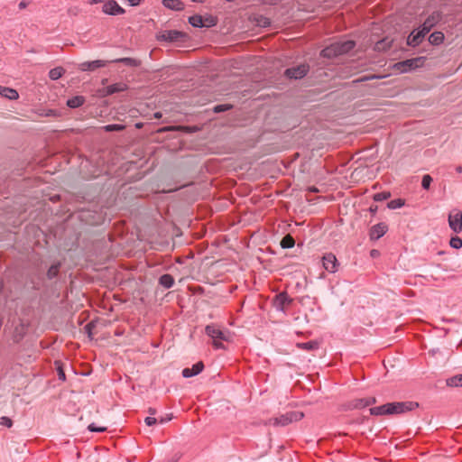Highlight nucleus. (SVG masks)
<instances>
[{
    "label": "nucleus",
    "mask_w": 462,
    "mask_h": 462,
    "mask_svg": "<svg viewBox=\"0 0 462 462\" xmlns=\"http://www.w3.org/2000/svg\"><path fill=\"white\" fill-rule=\"evenodd\" d=\"M355 42L353 41H346L344 42H336L321 51V56L331 58L333 56L341 55L353 50Z\"/></svg>",
    "instance_id": "obj_1"
},
{
    "label": "nucleus",
    "mask_w": 462,
    "mask_h": 462,
    "mask_svg": "<svg viewBox=\"0 0 462 462\" xmlns=\"http://www.w3.org/2000/svg\"><path fill=\"white\" fill-rule=\"evenodd\" d=\"M404 411V402H390L370 409V414L375 416L399 414Z\"/></svg>",
    "instance_id": "obj_2"
},
{
    "label": "nucleus",
    "mask_w": 462,
    "mask_h": 462,
    "mask_svg": "<svg viewBox=\"0 0 462 462\" xmlns=\"http://www.w3.org/2000/svg\"><path fill=\"white\" fill-rule=\"evenodd\" d=\"M304 417L303 412L293 411L286 412L279 417L272 418L268 420V425L273 426H286L291 422L299 421Z\"/></svg>",
    "instance_id": "obj_3"
},
{
    "label": "nucleus",
    "mask_w": 462,
    "mask_h": 462,
    "mask_svg": "<svg viewBox=\"0 0 462 462\" xmlns=\"http://www.w3.org/2000/svg\"><path fill=\"white\" fill-rule=\"evenodd\" d=\"M206 333L213 339V345L216 348L224 347L222 341H227L229 338V333L220 329L216 325H208Z\"/></svg>",
    "instance_id": "obj_4"
},
{
    "label": "nucleus",
    "mask_w": 462,
    "mask_h": 462,
    "mask_svg": "<svg viewBox=\"0 0 462 462\" xmlns=\"http://www.w3.org/2000/svg\"><path fill=\"white\" fill-rule=\"evenodd\" d=\"M189 23L196 28H210L217 23V18L212 14L199 15L195 14L189 18Z\"/></svg>",
    "instance_id": "obj_5"
},
{
    "label": "nucleus",
    "mask_w": 462,
    "mask_h": 462,
    "mask_svg": "<svg viewBox=\"0 0 462 462\" xmlns=\"http://www.w3.org/2000/svg\"><path fill=\"white\" fill-rule=\"evenodd\" d=\"M156 37L160 41L183 42L187 38V33L184 31H160Z\"/></svg>",
    "instance_id": "obj_6"
},
{
    "label": "nucleus",
    "mask_w": 462,
    "mask_h": 462,
    "mask_svg": "<svg viewBox=\"0 0 462 462\" xmlns=\"http://www.w3.org/2000/svg\"><path fill=\"white\" fill-rule=\"evenodd\" d=\"M449 227L455 232L459 233L462 231V211L455 208L448 214Z\"/></svg>",
    "instance_id": "obj_7"
},
{
    "label": "nucleus",
    "mask_w": 462,
    "mask_h": 462,
    "mask_svg": "<svg viewBox=\"0 0 462 462\" xmlns=\"http://www.w3.org/2000/svg\"><path fill=\"white\" fill-rule=\"evenodd\" d=\"M322 265L329 273H335L338 269L339 263L334 254L328 253L322 257Z\"/></svg>",
    "instance_id": "obj_8"
},
{
    "label": "nucleus",
    "mask_w": 462,
    "mask_h": 462,
    "mask_svg": "<svg viewBox=\"0 0 462 462\" xmlns=\"http://www.w3.org/2000/svg\"><path fill=\"white\" fill-rule=\"evenodd\" d=\"M309 71V66L307 64H300L296 67H292L287 69L285 70V75L290 79H301L303 78Z\"/></svg>",
    "instance_id": "obj_9"
},
{
    "label": "nucleus",
    "mask_w": 462,
    "mask_h": 462,
    "mask_svg": "<svg viewBox=\"0 0 462 462\" xmlns=\"http://www.w3.org/2000/svg\"><path fill=\"white\" fill-rule=\"evenodd\" d=\"M442 20V14L439 11L433 12L428 18L424 21L422 25L417 27L416 29H432L434 26L439 23Z\"/></svg>",
    "instance_id": "obj_10"
},
{
    "label": "nucleus",
    "mask_w": 462,
    "mask_h": 462,
    "mask_svg": "<svg viewBox=\"0 0 462 462\" xmlns=\"http://www.w3.org/2000/svg\"><path fill=\"white\" fill-rule=\"evenodd\" d=\"M248 20L254 26L260 28H267L271 26V20L260 14H252L248 16Z\"/></svg>",
    "instance_id": "obj_11"
},
{
    "label": "nucleus",
    "mask_w": 462,
    "mask_h": 462,
    "mask_svg": "<svg viewBox=\"0 0 462 462\" xmlns=\"http://www.w3.org/2000/svg\"><path fill=\"white\" fill-rule=\"evenodd\" d=\"M388 230V226L385 223H379L373 226L369 232L371 240H378L381 238Z\"/></svg>",
    "instance_id": "obj_12"
},
{
    "label": "nucleus",
    "mask_w": 462,
    "mask_h": 462,
    "mask_svg": "<svg viewBox=\"0 0 462 462\" xmlns=\"http://www.w3.org/2000/svg\"><path fill=\"white\" fill-rule=\"evenodd\" d=\"M102 10L104 13L116 15L123 14L124 9L114 0L107 1L103 5Z\"/></svg>",
    "instance_id": "obj_13"
},
{
    "label": "nucleus",
    "mask_w": 462,
    "mask_h": 462,
    "mask_svg": "<svg viewBox=\"0 0 462 462\" xmlns=\"http://www.w3.org/2000/svg\"><path fill=\"white\" fill-rule=\"evenodd\" d=\"M108 61L102 60H97L93 61H85L79 65V68L82 71H88V70H95L98 68H102L106 66V64Z\"/></svg>",
    "instance_id": "obj_14"
},
{
    "label": "nucleus",
    "mask_w": 462,
    "mask_h": 462,
    "mask_svg": "<svg viewBox=\"0 0 462 462\" xmlns=\"http://www.w3.org/2000/svg\"><path fill=\"white\" fill-rule=\"evenodd\" d=\"M291 299L286 292H281L275 296L274 305L278 310H283L286 306L291 304Z\"/></svg>",
    "instance_id": "obj_15"
},
{
    "label": "nucleus",
    "mask_w": 462,
    "mask_h": 462,
    "mask_svg": "<svg viewBox=\"0 0 462 462\" xmlns=\"http://www.w3.org/2000/svg\"><path fill=\"white\" fill-rule=\"evenodd\" d=\"M203 368H204L203 363L198 362L195 365H193L192 367H190V368H189V367L184 368L182 370V375L185 378L192 377V376L197 375L199 373H201Z\"/></svg>",
    "instance_id": "obj_16"
},
{
    "label": "nucleus",
    "mask_w": 462,
    "mask_h": 462,
    "mask_svg": "<svg viewBox=\"0 0 462 462\" xmlns=\"http://www.w3.org/2000/svg\"><path fill=\"white\" fill-rule=\"evenodd\" d=\"M425 60L426 58L423 56L406 59V71L422 67L425 63Z\"/></svg>",
    "instance_id": "obj_17"
},
{
    "label": "nucleus",
    "mask_w": 462,
    "mask_h": 462,
    "mask_svg": "<svg viewBox=\"0 0 462 462\" xmlns=\"http://www.w3.org/2000/svg\"><path fill=\"white\" fill-rule=\"evenodd\" d=\"M430 32V31H417V34L412 38H411V36L408 37L406 40V45L412 47L419 45Z\"/></svg>",
    "instance_id": "obj_18"
},
{
    "label": "nucleus",
    "mask_w": 462,
    "mask_h": 462,
    "mask_svg": "<svg viewBox=\"0 0 462 462\" xmlns=\"http://www.w3.org/2000/svg\"><path fill=\"white\" fill-rule=\"evenodd\" d=\"M162 5L168 9L181 11L185 5L180 0H162Z\"/></svg>",
    "instance_id": "obj_19"
},
{
    "label": "nucleus",
    "mask_w": 462,
    "mask_h": 462,
    "mask_svg": "<svg viewBox=\"0 0 462 462\" xmlns=\"http://www.w3.org/2000/svg\"><path fill=\"white\" fill-rule=\"evenodd\" d=\"M0 95L10 100L17 99L19 97L18 92L15 89L4 86H0Z\"/></svg>",
    "instance_id": "obj_20"
},
{
    "label": "nucleus",
    "mask_w": 462,
    "mask_h": 462,
    "mask_svg": "<svg viewBox=\"0 0 462 462\" xmlns=\"http://www.w3.org/2000/svg\"><path fill=\"white\" fill-rule=\"evenodd\" d=\"M375 403V398L374 397H367V398H361L356 399L354 402V407L357 409H362L367 406H370L372 404Z\"/></svg>",
    "instance_id": "obj_21"
},
{
    "label": "nucleus",
    "mask_w": 462,
    "mask_h": 462,
    "mask_svg": "<svg viewBox=\"0 0 462 462\" xmlns=\"http://www.w3.org/2000/svg\"><path fill=\"white\" fill-rule=\"evenodd\" d=\"M444 40V34L442 31H433V32L429 36L428 42L432 45H439Z\"/></svg>",
    "instance_id": "obj_22"
},
{
    "label": "nucleus",
    "mask_w": 462,
    "mask_h": 462,
    "mask_svg": "<svg viewBox=\"0 0 462 462\" xmlns=\"http://www.w3.org/2000/svg\"><path fill=\"white\" fill-rule=\"evenodd\" d=\"M126 89V85L124 83H116L106 87V94L112 95L114 93L122 92Z\"/></svg>",
    "instance_id": "obj_23"
},
{
    "label": "nucleus",
    "mask_w": 462,
    "mask_h": 462,
    "mask_svg": "<svg viewBox=\"0 0 462 462\" xmlns=\"http://www.w3.org/2000/svg\"><path fill=\"white\" fill-rule=\"evenodd\" d=\"M85 102V98L82 96H76L73 97L67 101L68 106L71 108H77L81 106Z\"/></svg>",
    "instance_id": "obj_24"
},
{
    "label": "nucleus",
    "mask_w": 462,
    "mask_h": 462,
    "mask_svg": "<svg viewBox=\"0 0 462 462\" xmlns=\"http://www.w3.org/2000/svg\"><path fill=\"white\" fill-rule=\"evenodd\" d=\"M159 282L162 286H163L166 289H170L174 284V279L171 274H163L160 277Z\"/></svg>",
    "instance_id": "obj_25"
},
{
    "label": "nucleus",
    "mask_w": 462,
    "mask_h": 462,
    "mask_svg": "<svg viewBox=\"0 0 462 462\" xmlns=\"http://www.w3.org/2000/svg\"><path fill=\"white\" fill-rule=\"evenodd\" d=\"M447 385L449 387H462V374H457L448 378Z\"/></svg>",
    "instance_id": "obj_26"
},
{
    "label": "nucleus",
    "mask_w": 462,
    "mask_h": 462,
    "mask_svg": "<svg viewBox=\"0 0 462 462\" xmlns=\"http://www.w3.org/2000/svg\"><path fill=\"white\" fill-rule=\"evenodd\" d=\"M110 62H116V63L120 62V63H124L130 67H136L139 65V61L134 59H132V58L116 59V60H112Z\"/></svg>",
    "instance_id": "obj_27"
},
{
    "label": "nucleus",
    "mask_w": 462,
    "mask_h": 462,
    "mask_svg": "<svg viewBox=\"0 0 462 462\" xmlns=\"http://www.w3.org/2000/svg\"><path fill=\"white\" fill-rule=\"evenodd\" d=\"M297 346L299 348H301V349H304L307 351H310V350L317 349L319 347V343L317 341H309V342H305V343H298Z\"/></svg>",
    "instance_id": "obj_28"
},
{
    "label": "nucleus",
    "mask_w": 462,
    "mask_h": 462,
    "mask_svg": "<svg viewBox=\"0 0 462 462\" xmlns=\"http://www.w3.org/2000/svg\"><path fill=\"white\" fill-rule=\"evenodd\" d=\"M295 245L294 238L291 235L285 236L281 241V246L282 248H291Z\"/></svg>",
    "instance_id": "obj_29"
},
{
    "label": "nucleus",
    "mask_w": 462,
    "mask_h": 462,
    "mask_svg": "<svg viewBox=\"0 0 462 462\" xmlns=\"http://www.w3.org/2000/svg\"><path fill=\"white\" fill-rule=\"evenodd\" d=\"M64 73V69L61 67H57L50 70L49 76L52 80L59 79Z\"/></svg>",
    "instance_id": "obj_30"
},
{
    "label": "nucleus",
    "mask_w": 462,
    "mask_h": 462,
    "mask_svg": "<svg viewBox=\"0 0 462 462\" xmlns=\"http://www.w3.org/2000/svg\"><path fill=\"white\" fill-rule=\"evenodd\" d=\"M403 205H404V202L402 201V199H398L391 200V201L387 204V207H388L390 209H396V208H402Z\"/></svg>",
    "instance_id": "obj_31"
},
{
    "label": "nucleus",
    "mask_w": 462,
    "mask_h": 462,
    "mask_svg": "<svg viewBox=\"0 0 462 462\" xmlns=\"http://www.w3.org/2000/svg\"><path fill=\"white\" fill-rule=\"evenodd\" d=\"M449 245L455 249H459L462 247V239L458 236H453L449 241Z\"/></svg>",
    "instance_id": "obj_32"
},
{
    "label": "nucleus",
    "mask_w": 462,
    "mask_h": 462,
    "mask_svg": "<svg viewBox=\"0 0 462 462\" xmlns=\"http://www.w3.org/2000/svg\"><path fill=\"white\" fill-rule=\"evenodd\" d=\"M123 129H125L124 125L116 124L107 125L104 126V130L106 132L122 131Z\"/></svg>",
    "instance_id": "obj_33"
},
{
    "label": "nucleus",
    "mask_w": 462,
    "mask_h": 462,
    "mask_svg": "<svg viewBox=\"0 0 462 462\" xmlns=\"http://www.w3.org/2000/svg\"><path fill=\"white\" fill-rule=\"evenodd\" d=\"M432 182V178L429 174H425L422 177L421 186L424 189H429Z\"/></svg>",
    "instance_id": "obj_34"
},
{
    "label": "nucleus",
    "mask_w": 462,
    "mask_h": 462,
    "mask_svg": "<svg viewBox=\"0 0 462 462\" xmlns=\"http://www.w3.org/2000/svg\"><path fill=\"white\" fill-rule=\"evenodd\" d=\"M59 269H60V264H53V265H51L49 268L48 273H47L48 277L50 279L54 278L58 274Z\"/></svg>",
    "instance_id": "obj_35"
},
{
    "label": "nucleus",
    "mask_w": 462,
    "mask_h": 462,
    "mask_svg": "<svg viewBox=\"0 0 462 462\" xmlns=\"http://www.w3.org/2000/svg\"><path fill=\"white\" fill-rule=\"evenodd\" d=\"M389 197H390L389 192H379V193L374 194V199L375 201H383V200L387 199Z\"/></svg>",
    "instance_id": "obj_36"
},
{
    "label": "nucleus",
    "mask_w": 462,
    "mask_h": 462,
    "mask_svg": "<svg viewBox=\"0 0 462 462\" xmlns=\"http://www.w3.org/2000/svg\"><path fill=\"white\" fill-rule=\"evenodd\" d=\"M88 429L92 432H105L106 430V427H98L95 423L89 424Z\"/></svg>",
    "instance_id": "obj_37"
},
{
    "label": "nucleus",
    "mask_w": 462,
    "mask_h": 462,
    "mask_svg": "<svg viewBox=\"0 0 462 462\" xmlns=\"http://www.w3.org/2000/svg\"><path fill=\"white\" fill-rule=\"evenodd\" d=\"M419 407V403L415 402H406V411H412Z\"/></svg>",
    "instance_id": "obj_38"
},
{
    "label": "nucleus",
    "mask_w": 462,
    "mask_h": 462,
    "mask_svg": "<svg viewBox=\"0 0 462 462\" xmlns=\"http://www.w3.org/2000/svg\"><path fill=\"white\" fill-rule=\"evenodd\" d=\"M144 421L147 426H152L157 422V419L154 417H146Z\"/></svg>",
    "instance_id": "obj_39"
},
{
    "label": "nucleus",
    "mask_w": 462,
    "mask_h": 462,
    "mask_svg": "<svg viewBox=\"0 0 462 462\" xmlns=\"http://www.w3.org/2000/svg\"><path fill=\"white\" fill-rule=\"evenodd\" d=\"M282 0H262L263 5H275L279 4Z\"/></svg>",
    "instance_id": "obj_40"
},
{
    "label": "nucleus",
    "mask_w": 462,
    "mask_h": 462,
    "mask_svg": "<svg viewBox=\"0 0 462 462\" xmlns=\"http://www.w3.org/2000/svg\"><path fill=\"white\" fill-rule=\"evenodd\" d=\"M227 109H228V106H223V105H219V106H215L214 111L218 113V112L226 111Z\"/></svg>",
    "instance_id": "obj_41"
},
{
    "label": "nucleus",
    "mask_w": 462,
    "mask_h": 462,
    "mask_svg": "<svg viewBox=\"0 0 462 462\" xmlns=\"http://www.w3.org/2000/svg\"><path fill=\"white\" fill-rule=\"evenodd\" d=\"M171 419H172L171 415H166L165 417H162L159 421L161 423H166V422L170 421Z\"/></svg>",
    "instance_id": "obj_42"
},
{
    "label": "nucleus",
    "mask_w": 462,
    "mask_h": 462,
    "mask_svg": "<svg viewBox=\"0 0 462 462\" xmlns=\"http://www.w3.org/2000/svg\"><path fill=\"white\" fill-rule=\"evenodd\" d=\"M58 375H59V379H60L62 381L65 380V373L63 372V370L60 367H58Z\"/></svg>",
    "instance_id": "obj_43"
},
{
    "label": "nucleus",
    "mask_w": 462,
    "mask_h": 462,
    "mask_svg": "<svg viewBox=\"0 0 462 462\" xmlns=\"http://www.w3.org/2000/svg\"><path fill=\"white\" fill-rule=\"evenodd\" d=\"M3 420H5V424L7 426V427H11L12 426V420L8 418H5V417H3Z\"/></svg>",
    "instance_id": "obj_44"
},
{
    "label": "nucleus",
    "mask_w": 462,
    "mask_h": 462,
    "mask_svg": "<svg viewBox=\"0 0 462 462\" xmlns=\"http://www.w3.org/2000/svg\"><path fill=\"white\" fill-rule=\"evenodd\" d=\"M131 5H138L141 3V0H128Z\"/></svg>",
    "instance_id": "obj_45"
},
{
    "label": "nucleus",
    "mask_w": 462,
    "mask_h": 462,
    "mask_svg": "<svg viewBox=\"0 0 462 462\" xmlns=\"http://www.w3.org/2000/svg\"><path fill=\"white\" fill-rule=\"evenodd\" d=\"M383 44H384V41L378 42L376 43V49H377V50H381V49H383Z\"/></svg>",
    "instance_id": "obj_46"
},
{
    "label": "nucleus",
    "mask_w": 462,
    "mask_h": 462,
    "mask_svg": "<svg viewBox=\"0 0 462 462\" xmlns=\"http://www.w3.org/2000/svg\"><path fill=\"white\" fill-rule=\"evenodd\" d=\"M26 5H27V4H26L25 2H23H23H21V3L19 4V8H20V9H23V8H25V7H26Z\"/></svg>",
    "instance_id": "obj_47"
},
{
    "label": "nucleus",
    "mask_w": 462,
    "mask_h": 462,
    "mask_svg": "<svg viewBox=\"0 0 462 462\" xmlns=\"http://www.w3.org/2000/svg\"><path fill=\"white\" fill-rule=\"evenodd\" d=\"M377 254H378V251H377V250H372V251H371V255H372L373 257L376 256Z\"/></svg>",
    "instance_id": "obj_48"
},
{
    "label": "nucleus",
    "mask_w": 462,
    "mask_h": 462,
    "mask_svg": "<svg viewBox=\"0 0 462 462\" xmlns=\"http://www.w3.org/2000/svg\"><path fill=\"white\" fill-rule=\"evenodd\" d=\"M149 413H150V414H152V415H154V414L156 413L155 409H153V408H150V409H149Z\"/></svg>",
    "instance_id": "obj_49"
},
{
    "label": "nucleus",
    "mask_w": 462,
    "mask_h": 462,
    "mask_svg": "<svg viewBox=\"0 0 462 462\" xmlns=\"http://www.w3.org/2000/svg\"><path fill=\"white\" fill-rule=\"evenodd\" d=\"M457 172L461 173L462 172V166H457L456 168Z\"/></svg>",
    "instance_id": "obj_50"
},
{
    "label": "nucleus",
    "mask_w": 462,
    "mask_h": 462,
    "mask_svg": "<svg viewBox=\"0 0 462 462\" xmlns=\"http://www.w3.org/2000/svg\"><path fill=\"white\" fill-rule=\"evenodd\" d=\"M194 3H203L205 0H191Z\"/></svg>",
    "instance_id": "obj_51"
},
{
    "label": "nucleus",
    "mask_w": 462,
    "mask_h": 462,
    "mask_svg": "<svg viewBox=\"0 0 462 462\" xmlns=\"http://www.w3.org/2000/svg\"><path fill=\"white\" fill-rule=\"evenodd\" d=\"M2 289H3V282L0 281V292L2 291Z\"/></svg>",
    "instance_id": "obj_52"
},
{
    "label": "nucleus",
    "mask_w": 462,
    "mask_h": 462,
    "mask_svg": "<svg viewBox=\"0 0 462 462\" xmlns=\"http://www.w3.org/2000/svg\"><path fill=\"white\" fill-rule=\"evenodd\" d=\"M405 295H406V297H407V296H411L410 291H408L406 290Z\"/></svg>",
    "instance_id": "obj_53"
},
{
    "label": "nucleus",
    "mask_w": 462,
    "mask_h": 462,
    "mask_svg": "<svg viewBox=\"0 0 462 462\" xmlns=\"http://www.w3.org/2000/svg\"><path fill=\"white\" fill-rule=\"evenodd\" d=\"M102 0H93V3H99L101 2Z\"/></svg>",
    "instance_id": "obj_54"
},
{
    "label": "nucleus",
    "mask_w": 462,
    "mask_h": 462,
    "mask_svg": "<svg viewBox=\"0 0 462 462\" xmlns=\"http://www.w3.org/2000/svg\"><path fill=\"white\" fill-rule=\"evenodd\" d=\"M405 436H406V438L409 437L410 436V432L406 431Z\"/></svg>",
    "instance_id": "obj_55"
},
{
    "label": "nucleus",
    "mask_w": 462,
    "mask_h": 462,
    "mask_svg": "<svg viewBox=\"0 0 462 462\" xmlns=\"http://www.w3.org/2000/svg\"><path fill=\"white\" fill-rule=\"evenodd\" d=\"M398 65L402 66L404 65V62H399Z\"/></svg>",
    "instance_id": "obj_56"
}]
</instances>
